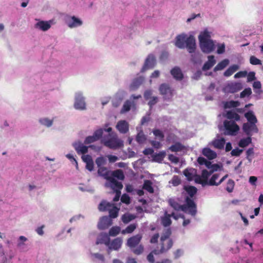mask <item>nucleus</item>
Listing matches in <instances>:
<instances>
[{
	"label": "nucleus",
	"instance_id": "nucleus-55",
	"mask_svg": "<svg viewBox=\"0 0 263 263\" xmlns=\"http://www.w3.org/2000/svg\"><path fill=\"white\" fill-rule=\"evenodd\" d=\"M153 133L155 137L159 138L160 141L163 140L164 135L162 131L158 129H154Z\"/></svg>",
	"mask_w": 263,
	"mask_h": 263
},
{
	"label": "nucleus",
	"instance_id": "nucleus-17",
	"mask_svg": "<svg viewBox=\"0 0 263 263\" xmlns=\"http://www.w3.org/2000/svg\"><path fill=\"white\" fill-rule=\"evenodd\" d=\"M242 88V85L241 83L235 82L229 84L227 86L228 91L230 93L236 92Z\"/></svg>",
	"mask_w": 263,
	"mask_h": 263
},
{
	"label": "nucleus",
	"instance_id": "nucleus-22",
	"mask_svg": "<svg viewBox=\"0 0 263 263\" xmlns=\"http://www.w3.org/2000/svg\"><path fill=\"white\" fill-rule=\"evenodd\" d=\"M110 238L109 236L106 233H101L100 234L97 238L96 243L97 244H102L104 243L106 246H109Z\"/></svg>",
	"mask_w": 263,
	"mask_h": 263
},
{
	"label": "nucleus",
	"instance_id": "nucleus-43",
	"mask_svg": "<svg viewBox=\"0 0 263 263\" xmlns=\"http://www.w3.org/2000/svg\"><path fill=\"white\" fill-rule=\"evenodd\" d=\"M174 214L172 213V215L166 214L165 216L162 218L161 222L163 226L167 227L171 224L172 221L171 217L174 216Z\"/></svg>",
	"mask_w": 263,
	"mask_h": 263
},
{
	"label": "nucleus",
	"instance_id": "nucleus-7",
	"mask_svg": "<svg viewBox=\"0 0 263 263\" xmlns=\"http://www.w3.org/2000/svg\"><path fill=\"white\" fill-rule=\"evenodd\" d=\"M223 125L230 135H235L239 130V126L234 121L225 120Z\"/></svg>",
	"mask_w": 263,
	"mask_h": 263
},
{
	"label": "nucleus",
	"instance_id": "nucleus-63",
	"mask_svg": "<svg viewBox=\"0 0 263 263\" xmlns=\"http://www.w3.org/2000/svg\"><path fill=\"white\" fill-rule=\"evenodd\" d=\"M96 141H97V139L94 137V136L93 135L90 136H88L86 138V139L84 141V143L86 144H88L93 143Z\"/></svg>",
	"mask_w": 263,
	"mask_h": 263
},
{
	"label": "nucleus",
	"instance_id": "nucleus-3",
	"mask_svg": "<svg viewBox=\"0 0 263 263\" xmlns=\"http://www.w3.org/2000/svg\"><path fill=\"white\" fill-rule=\"evenodd\" d=\"M100 211H109V217L115 218L118 216L119 209L114 205V204L106 201H102L98 206Z\"/></svg>",
	"mask_w": 263,
	"mask_h": 263
},
{
	"label": "nucleus",
	"instance_id": "nucleus-8",
	"mask_svg": "<svg viewBox=\"0 0 263 263\" xmlns=\"http://www.w3.org/2000/svg\"><path fill=\"white\" fill-rule=\"evenodd\" d=\"M256 124L248 122L243 123L242 127L243 132L246 135L250 136H252L253 133H258V128Z\"/></svg>",
	"mask_w": 263,
	"mask_h": 263
},
{
	"label": "nucleus",
	"instance_id": "nucleus-44",
	"mask_svg": "<svg viewBox=\"0 0 263 263\" xmlns=\"http://www.w3.org/2000/svg\"><path fill=\"white\" fill-rule=\"evenodd\" d=\"M137 227V224L136 223L130 224L125 229L123 230L121 233L123 234L132 233L136 229Z\"/></svg>",
	"mask_w": 263,
	"mask_h": 263
},
{
	"label": "nucleus",
	"instance_id": "nucleus-40",
	"mask_svg": "<svg viewBox=\"0 0 263 263\" xmlns=\"http://www.w3.org/2000/svg\"><path fill=\"white\" fill-rule=\"evenodd\" d=\"M240 103L238 101L231 100L230 101L226 102L224 104V108H236L240 105Z\"/></svg>",
	"mask_w": 263,
	"mask_h": 263
},
{
	"label": "nucleus",
	"instance_id": "nucleus-49",
	"mask_svg": "<svg viewBox=\"0 0 263 263\" xmlns=\"http://www.w3.org/2000/svg\"><path fill=\"white\" fill-rule=\"evenodd\" d=\"M120 228L118 226L112 227L109 231V235L111 236H117L120 232Z\"/></svg>",
	"mask_w": 263,
	"mask_h": 263
},
{
	"label": "nucleus",
	"instance_id": "nucleus-36",
	"mask_svg": "<svg viewBox=\"0 0 263 263\" xmlns=\"http://www.w3.org/2000/svg\"><path fill=\"white\" fill-rule=\"evenodd\" d=\"M229 63V61L228 59H224L219 62L214 68V71L221 70L224 69Z\"/></svg>",
	"mask_w": 263,
	"mask_h": 263
},
{
	"label": "nucleus",
	"instance_id": "nucleus-52",
	"mask_svg": "<svg viewBox=\"0 0 263 263\" xmlns=\"http://www.w3.org/2000/svg\"><path fill=\"white\" fill-rule=\"evenodd\" d=\"M168 203L174 210L179 211L180 204L174 199H169Z\"/></svg>",
	"mask_w": 263,
	"mask_h": 263
},
{
	"label": "nucleus",
	"instance_id": "nucleus-50",
	"mask_svg": "<svg viewBox=\"0 0 263 263\" xmlns=\"http://www.w3.org/2000/svg\"><path fill=\"white\" fill-rule=\"evenodd\" d=\"M7 257L4 253L3 246L0 243V263H7Z\"/></svg>",
	"mask_w": 263,
	"mask_h": 263
},
{
	"label": "nucleus",
	"instance_id": "nucleus-59",
	"mask_svg": "<svg viewBox=\"0 0 263 263\" xmlns=\"http://www.w3.org/2000/svg\"><path fill=\"white\" fill-rule=\"evenodd\" d=\"M252 93V90L250 88H245L240 94V97L243 98L246 97H248Z\"/></svg>",
	"mask_w": 263,
	"mask_h": 263
},
{
	"label": "nucleus",
	"instance_id": "nucleus-53",
	"mask_svg": "<svg viewBox=\"0 0 263 263\" xmlns=\"http://www.w3.org/2000/svg\"><path fill=\"white\" fill-rule=\"evenodd\" d=\"M213 173V171H208L206 170L202 171L201 175H200L205 181L208 184V180L209 177Z\"/></svg>",
	"mask_w": 263,
	"mask_h": 263
},
{
	"label": "nucleus",
	"instance_id": "nucleus-64",
	"mask_svg": "<svg viewBox=\"0 0 263 263\" xmlns=\"http://www.w3.org/2000/svg\"><path fill=\"white\" fill-rule=\"evenodd\" d=\"M158 97H152L148 102V105L150 107H152L155 104H156L158 102Z\"/></svg>",
	"mask_w": 263,
	"mask_h": 263
},
{
	"label": "nucleus",
	"instance_id": "nucleus-16",
	"mask_svg": "<svg viewBox=\"0 0 263 263\" xmlns=\"http://www.w3.org/2000/svg\"><path fill=\"white\" fill-rule=\"evenodd\" d=\"M116 128L120 133L126 134L129 130V124L125 120H120L117 123Z\"/></svg>",
	"mask_w": 263,
	"mask_h": 263
},
{
	"label": "nucleus",
	"instance_id": "nucleus-46",
	"mask_svg": "<svg viewBox=\"0 0 263 263\" xmlns=\"http://www.w3.org/2000/svg\"><path fill=\"white\" fill-rule=\"evenodd\" d=\"M135 218V216L134 215L130 214H125L122 216V220L123 222L125 224L128 223Z\"/></svg>",
	"mask_w": 263,
	"mask_h": 263
},
{
	"label": "nucleus",
	"instance_id": "nucleus-54",
	"mask_svg": "<svg viewBox=\"0 0 263 263\" xmlns=\"http://www.w3.org/2000/svg\"><path fill=\"white\" fill-rule=\"evenodd\" d=\"M170 183H172L173 186H177L181 183V179L178 176L175 175L170 181Z\"/></svg>",
	"mask_w": 263,
	"mask_h": 263
},
{
	"label": "nucleus",
	"instance_id": "nucleus-33",
	"mask_svg": "<svg viewBox=\"0 0 263 263\" xmlns=\"http://www.w3.org/2000/svg\"><path fill=\"white\" fill-rule=\"evenodd\" d=\"M153 183L149 180H145L143 184L142 189L146 190L149 193H154V190L152 186Z\"/></svg>",
	"mask_w": 263,
	"mask_h": 263
},
{
	"label": "nucleus",
	"instance_id": "nucleus-32",
	"mask_svg": "<svg viewBox=\"0 0 263 263\" xmlns=\"http://www.w3.org/2000/svg\"><path fill=\"white\" fill-rule=\"evenodd\" d=\"M35 26L36 28L44 31L48 30L51 27L50 24L48 22L43 21L37 23Z\"/></svg>",
	"mask_w": 263,
	"mask_h": 263
},
{
	"label": "nucleus",
	"instance_id": "nucleus-12",
	"mask_svg": "<svg viewBox=\"0 0 263 263\" xmlns=\"http://www.w3.org/2000/svg\"><path fill=\"white\" fill-rule=\"evenodd\" d=\"M112 224V221L110 217L103 216L100 218L98 224V227L100 230H105L109 227Z\"/></svg>",
	"mask_w": 263,
	"mask_h": 263
},
{
	"label": "nucleus",
	"instance_id": "nucleus-42",
	"mask_svg": "<svg viewBox=\"0 0 263 263\" xmlns=\"http://www.w3.org/2000/svg\"><path fill=\"white\" fill-rule=\"evenodd\" d=\"M166 156V153L165 151L160 152L158 154H156L153 155V159L155 161L157 162H161Z\"/></svg>",
	"mask_w": 263,
	"mask_h": 263
},
{
	"label": "nucleus",
	"instance_id": "nucleus-61",
	"mask_svg": "<svg viewBox=\"0 0 263 263\" xmlns=\"http://www.w3.org/2000/svg\"><path fill=\"white\" fill-rule=\"evenodd\" d=\"M103 133V129L102 128H100L98 130H96L94 132L93 136L97 139V140H98L102 137Z\"/></svg>",
	"mask_w": 263,
	"mask_h": 263
},
{
	"label": "nucleus",
	"instance_id": "nucleus-19",
	"mask_svg": "<svg viewBox=\"0 0 263 263\" xmlns=\"http://www.w3.org/2000/svg\"><path fill=\"white\" fill-rule=\"evenodd\" d=\"M73 146L78 154H85L88 152V147L84 145L80 141L74 143Z\"/></svg>",
	"mask_w": 263,
	"mask_h": 263
},
{
	"label": "nucleus",
	"instance_id": "nucleus-62",
	"mask_svg": "<svg viewBox=\"0 0 263 263\" xmlns=\"http://www.w3.org/2000/svg\"><path fill=\"white\" fill-rule=\"evenodd\" d=\"M121 201L124 203L129 204L130 203V200L129 196L126 194H124L121 198Z\"/></svg>",
	"mask_w": 263,
	"mask_h": 263
},
{
	"label": "nucleus",
	"instance_id": "nucleus-27",
	"mask_svg": "<svg viewBox=\"0 0 263 263\" xmlns=\"http://www.w3.org/2000/svg\"><path fill=\"white\" fill-rule=\"evenodd\" d=\"M168 149L172 152H179L186 149L185 146L180 142H176L174 144L172 145Z\"/></svg>",
	"mask_w": 263,
	"mask_h": 263
},
{
	"label": "nucleus",
	"instance_id": "nucleus-29",
	"mask_svg": "<svg viewBox=\"0 0 263 263\" xmlns=\"http://www.w3.org/2000/svg\"><path fill=\"white\" fill-rule=\"evenodd\" d=\"M183 175L186 177L187 179L191 181L193 179L196 173V170L193 168H187L183 172Z\"/></svg>",
	"mask_w": 263,
	"mask_h": 263
},
{
	"label": "nucleus",
	"instance_id": "nucleus-58",
	"mask_svg": "<svg viewBox=\"0 0 263 263\" xmlns=\"http://www.w3.org/2000/svg\"><path fill=\"white\" fill-rule=\"evenodd\" d=\"M40 122L47 127H50L52 125L53 120H49L48 118H43L40 120Z\"/></svg>",
	"mask_w": 263,
	"mask_h": 263
},
{
	"label": "nucleus",
	"instance_id": "nucleus-57",
	"mask_svg": "<svg viewBox=\"0 0 263 263\" xmlns=\"http://www.w3.org/2000/svg\"><path fill=\"white\" fill-rule=\"evenodd\" d=\"M195 181L198 184H201L202 186L208 185L200 175H195Z\"/></svg>",
	"mask_w": 263,
	"mask_h": 263
},
{
	"label": "nucleus",
	"instance_id": "nucleus-47",
	"mask_svg": "<svg viewBox=\"0 0 263 263\" xmlns=\"http://www.w3.org/2000/svg\"><path fill=\"white\" fill-rule=\"evenodd\" d=\"M132 103L129 100H126L121 110V113H125L130 110L131 108Z\"/></svg>",
	"mask_w": 263,
	"mask_h": 263
},
{
	"label": "nucleus",
	"instance_id": "nucleus-20",
	"mask_svg": "<svg viewBox=\"0 0 263 263\" xmlns=\"http://www.w3.org/2000/svg\"><path fill=\"white\" fill-rule=\"evenodd\" d=\"M171 73L176 80L181 81L183 78V74L179 67L176 66L172 68L171 70Z\"/></svg>",
	"mask_w": 263,
	"mask_h": 263
},
{
	"label": "nucleus",
	"instance_id": "nucleus-30",
	"mask_svg": "<svg viewBox=\"0 0 263 263\" xmlns=\"http://www.w3.org/2000/svg\"><path fill=\"white\" fill-rule=\"evenodd\" d=\"M245 117L247 119L248 123H257V119L252 110H249L245 114Z\"/></svg>",
	"mask_w": 263,
	"mask_h": 263
},
{
	"label": "nucleus",
	"instance_id": "nucleus-38",
	"mask_svg": "<svg viewBox=\"0 0 263 263\" xmlns=\"http://www.w3.org/2000/svg\"><path fill=\"white\" fill-rule=\"evenodd\" d=\"M248 137L246 138L241 139L238 145L240 147L244 148L247 146L249 144H250L252 142V138L251 136H247Z\"/></svg>",
	"mask_w": 263,
	"mask_h": 263
},
{
	"label": "nucleus",
	"instance_id": "nucleus-24",
	"mask_svg": "<svg viewBox=\"0 0 263 263\" xmlns=\"http://www.w3.org/2000/svg\"><path fill=\"white\" fill-rule=\"evenodd\" d=\"M226 118L233 121H238L240 119V116L234 110H228L224 116Z\"/></svg>",
	"mask_w": 263,
	"mask_h": 263
},
{
	"label": "nucleus",
	"instance_id": "nucleus-23",
	"mask_svg": "<svg viewBox=\"0 0 263 263\" xmlns=\"http://www.w3.org/2000/svg\"><path fill=\"white\" fill-rule=\"evenodd\" d=\"M98 173L100 176L103 177L108 181L112 177L110 176V171H108L106 167L104 166L98 168Z\"/></svg>",
	"mask_w": 263,
	"mask_h": 263
},
{
	"label": "nucleus",
	"instance_id": "nucleus-1",
	"mask_svg": "<svg viewBox=\"0 0 263 263\" xmlns=\"http://www.w3.org/2000/svg\"><path fill=\"white\" fill-rule=\"evenodd\" d=\"M142 238V234H138L129 238L127 240V246L129 247L131 251L136 255H140L144 251L143 246L139 245Z\"/></svg>",
	"mask_w": 263,
	"mask_h": 263
},
{
	"label": "nucleus",
	"instance_id": "nucleus-11",
	"mask_svg": "<svg viewBox=\"0 0 263 263\" xmlns=\"http://www.w3.org/2000/svg\"><path fill=\"white\" fill-rule=\"evenodd\" d=\"M74 107L76 109L80 110H83L86 108L84 99L81 93H77L76 95Z\"/></svg>",
	"mask_w": 263,
	"mask_h": 263
},
{
	"label": "nucleus",
	"instance_id": "nucleus-14",
	"mask_svg": "<svg viewBox=\"0 0 263 263\" xmlns=\"http://www.w3.org/2000/svg\"><path fill=\"white\" fill-rule=\"evenodd\" d=\"M200 46L202 51L206 53L211 52L214 48V44L212 40L200 43Z\"/></svg>",
	"mask_w": 263,
	"mask_h": 263
},
{
	"label": "nucleus",
	"instance_id": "nucleus-15",
	"mask_svg": "<svg viewBox=\"0 0 263 263\" xmlns=\"http://www.w3.org/2000/svg\"><path fill=\"white\" fill-rule=\"evenodd\" d=\"M228 177V175L226 174L218 182H216V180H217L219 177V174H214L209 180L208 185L211 186H218L220 185L226 178H227Z\"/></svg>",
	"mask_w": 263,
	"mask_h": 263
},
{
	"label": "nucleus",
	"instance_id": "nucleus-51",
	"mask_svg": "<svg viewBox=\"0 0 263 263\" xmlns=\"http://www.w3.org/2000/svg\"><path fill=\"white\" fill-rule=\"evenodd\" d=\"M106 163V160L104 157H99L96 159V163L98 168L100 167H103Z\"/></svg>",
	"mask_w": 263,
	"mask_h": 263
},
{
	"label": "nucleus",
	"instance_id": "nucleus-31",
	"mask_svg": "<svg viewBox=\"0 0 263 263\" xmlns=\"http://www.w3.org/2000/svg\"><path fill=\"white\" fill-rule=\"evenodd\" d=\"M183 189L186 192L190 198H193L197 192V188L194 186L185 185Z\"/></svg>",
	"mask_w": 263,
	"mask_h": 263
},
{
	"label": "nucleus",
	"instance_id": "nucleus-26",
	"mask_svg": "<svg viewBox=\"0 0 263 263\" xmlns=\"http://www.w3.org/2000/svg\"><path fill=\"white\" fill-rule=\"evenodd\" d=\"M71 21H69L67 22V25L70 28H75L78 26H80L82 25V22L81 20H80L79 18L76 17L74 16H71Z\"/></svg>",
	"mask_w": 263,
	"mask_h": 263
},
{
	"label": "nucleus",
	"instance_id": "nucleus-5",
	"mask_svg": "<svg viewBox=\"0 0 263 263\" xmlns=\"http://www.w3.org/2000/svg\"><path fill=\"white\" fill-rule=\"evenodd\" d=\"M160 93L163 96L164 100H170L173 96L174 89L169 84L166 83L161 84L159 87Z\"/></svg>",
	"mask_w": 263,
	"mask_h": 263
},
{
	"label": "nucleus",
	"instance_id": "nucleus-4",
	"mask_svg": "<svg viewBox=\"0 0 263 263\" xmlns=\"http://www.w3.org/2000/svg\"><path fill=\"white\" fill-rule=\"evenodd\" d=\"M185 204H180L179 211L186 212L188 210L190 214L195 216L197 213V206L194 200L187 196L185 198Z\"/></svg>",
	"mask_w": 263,
	"mask_h": 263
},
{
	"label": "nucleus",
	"instance_id": "nucleus-35",
	"mask_svg": "<svg viewBox=\"0 0 263 263\" xmlns=\"http://www.w3.org/2000/svg\"><path fill=\"white\" fill-rule=\"evenodd\" d=\"M239 69L237 65H233L227 69L224 72L223 75L225 77H230Z\"/></svg>",
	"mask_w": 263,
	"mask_h": 263
},
{
	"label": "nucleus",
	"instance_id": "nucleus-9",
	"mask_svg": "<svg viewBox=\"0 0 263 263\" xmlns=\"http://www.w3.org/2000/svg\"><path fill=\"white\" fill-rule=\"evenodd\" d=\"M156 65V59L152 54H149L146 58L144 64L141 69V72H144L149 69L153 68Z\"/></svg>",
	"mask_w": 263,
	"mask_h": 263
},
{
	"label": "nucleus",
	"instance_id": "nucleus-37",
	"mask_svg": "<svg viewBox=\"0 0 263 263\" xmlns=\"http://www.w3.org/2000/svg\"><path fill=\"white\" fill-rule=\"evenodd\" d=\"M158 248L155 249L153 250L151 252H150L147 256V259L148 261L150 263H154L155 262V258H154V255H160L161 254L159 251H158Z\"/></svg>",
	"mask_w": 263,
	"mask_h": 263
},
{
	"label": "nucleus",
	"instance_id": "nucleus-13",
	"mask_svg": "<svg viewBox=\"0 0 263 263\" xmlns=\"http://www.w3.org/2000/svg\"><path fill=\"white\" fill-rule=\"evenodd\" d=\"M122 239L121 238L118 237L114 240L111 242L109 241L108 249L107 250L108 253H110L112 250H118L122 246Z\"/></svg>",
	"mask_w": 263,
	"mask_h": 263
},
{
	"label": "nucleus",
	"instance_id": "nucleus-45",
	"mask_svg": "<svg viewBox=\"0 0 263 263\" xmlns=\"http://www.w3.org/2000/svg\"><path fill=\"white\" fill-rule=\"evenodd\" d=\"M142 83V79L141 78H137L133 80L131 84L130 87L132 90L136 89Z\"/></svg>",
	"mask_w": 263,
	"mask_h": 263
},
{
	"label": "nucleus",
	"instance_id": "nucleus-48",
	"mask_svg": "<svg viewBox=\"0 0 263 263\" xmlns=\"http://www.w3.org/2000/svg\"><path fill=\"white\" fill-rule=\"evenodd\" d=\"M235 186V182L233 180L229 179L227 183L226 190L229 193H232L233 191Z\"/></svg>",
	"mask_w": 263,
	"mask_h": 263
},
{
	"label": "nucleus",
	"instance_id": "nucleus-2",
	"mask_svg": "<svg viewBox=\"0 0 263 263\" xmlns=\"http://www.w3.org/2000/svg\"><path fill=\"white\" fill-rule=\"evenodd\" d=\"M171 233V230L168 229L162 234L160 240V249H158L161 254L166 253L173 247V241L170 238Z\"/></svg>",
	"mask_w": 263,
	"mask_h": 263
},
{
	"label": "nucleus",
	"instance_id": "nucleus-41",
	"mask_svg": "<svg viewBox=\"0 0 263 263\" xmlns=\"http://www.w3.org/2000/svg\"><path fill=\"white\" fill-rule=\"evenodd\" d=\"M226 141L224 138H221L219 139L216 140L213 142V145L215 147L218 149H222L224 147Z\"/></svg>",
	"mask_w": 263,
	"mask_h": 263
},
{
	"label": "nucleus",
	"instance_id": "nucleus-10",
	"mask_svg": "<svg viewBox=\"0 0 263 263\" xmlns=\"http://www.w3.org/2000/svg\"><path fill=\"white\" fill-rule=\"evenodd\" d=\"M185 47L190 53L195 52L196 49L195 39L193 35H190L186 39Z\"/></svg>",
	"mask_w": 263,
	"mask_h": 263
},
{
	"label": "nucleus",
	"instance_id": "nucleus-21",
	"mask_svg": "<svg viewBox=\"0 0 263 263\" xmlns=\"http://www.w3.org/2000/svg\"><path fill=\"white\" fill-rule=\"evenodd\" d=\"M110 183V187L116 192L119 190L121 191V190L123 188V185L121 182L117 181L114 177H111L108 180Z\"/></svg>",
	"mask_w": 263,
	"mask_h": 263
},
{
	"label": "nucleus",
	"instance_id": "nucleus-28",
	"mask_svg": "<svg viewBox=\"0 0 263 263\" xmlns=\"http://www.w3.org/2000/svg\"><path fill=\"white\" fill-rule=\"evenodd\" d=\"M202 154L209 160H213L216 158V153L210 148H204L202 149Z\"/></svg>",
	"mask_w": 263,
	"mask_h": 263
},
{
	"label": "nucleus",
	"instance_id": "nucleus-60",
	"mask_svg": "<svg viewBox=\"0 0 263 263\" xmlns=\"http://www.w3.org/2000/svg\"><path fill=\"white\" fill-rule=\"evenodd\" d=\"M250 62L251 64L256 65L261 64V61L255 56H251L250 58Z\"/></svg>",
	"mask_w": 263,
	"mask_h": 263
},
{
	"label": "nucleus",
	"instance_id": "nucleus-34",
	"mask_svg": "<svg viewBox=\"0 0 263 263\" xmlns=\"http://www.w3.org/2000/svg\"><path fill=\"white\" fill-rule=\"evenodd\" d=\"M210 37L211 35L210 33L208 31L205 30L203 32H201L198 36L199 43H201L207 41H210L211 40Z\"/></svg>",
	"mask_w": 263,
	"mask_h": 263
},
{
	"label": "nucleus",
	"instance_id": "nucleus-39",
	"mask_svg": "<svg viewBox=\"0 0 263 263\" xmlns=\"http://www.w3.org/2000/svg\"><path fill=\"white\" fill-rule=\"evenodd\" d=\"M111 177L117 178L119 180H124L125 176L123 172L121 170H117L111 172Z\"/></svg>",
	"mask_w": 263,
	"mask_h": 263
},
{
	"label": "nucleus",
	"instance_id": "nucleus-56",
	"mask_svg": "<svg viewBox=\"0 0 263 263\" xmlns=\"http://www.w3.org/2000/svg\"><path fill=\"white\" fill-rule=\"evenodd\" d=\"M146 140L145 136L144 135L142 132H139L136 137V141L139 143H143Z\"/></svg>",
	"mask_w": 263,
	"mask_h": 263
},
{
	"label": "nucleus",
	"instance_id": "nucleus-25",
	"mask_svg": "<svg viewBox=\"0 0 263 263\" xmlns=\"http://www.w3.org/2000/svg\"><path fill=\"white\" fill-rule=\"evenodd\" d=\"M216 64V61L214 55H209L208 61L206 62L202 69L203 71H206L211 69Z\"/></svg>",
	"mask_w": 263,
	"mask_h": 263
},
{
	"label": "nucleus",
	"instance_id": "nucleus-6",
	"mask_svg": "<svg viewBox=\"0 0 263 263\" xmlns=\"http://www.w3.org/2000/svg\"><path fill=\"white\" fill-rule=\"evenodd\" d=\"M104 145L111 149H117L119 147L123 146V141L120 139H119L117 135L111 138L110 139L105 141L104 143Z\"/></svg>",
	"mask_w": 263,
	"mask_h": 263
},
{
	"label": "nucleus",
	"instance_id": "nucleus-18",
	"mask_svg": "<svg viewBox=\"0 0 263 263\" xmlns=\"http://www.w3.org/2000/svg\"><path fill=\"white\" fill-rule=\"evenodd\" d=\"M187 36L185 34H179L176 37L175 45L180 49H183L185 47V43Z\"/></svg>",
	"mask_w": 263,
	"mask_h": 263
}]
</instances>
